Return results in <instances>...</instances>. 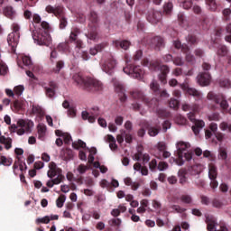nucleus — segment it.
Instances as JSON below:
<instances>
[{
    "label": "nucleus",
    "instance_id": "obj_1",
    "mask_svg": "<svg viewBox=\"0 0 231 231\" xmlns=\"http://www.w3.org/2000/svg\"><path fill=\"white\" fill-rule=\"evenodd\" d=\"M42 21V18L39 14H32V25H30V32H32V37L35 44L38 46H51V26L48 22Z\"/></svg>",
    "mask_w": 231,
    "mask_h": 231
},
{
    "label": "nucleus",
    "instance_id": "obj_2",
    "mask_svg": "<svg viewBox=\"0 0 231 231\" xmlns=\"http://www.w3.org/2000/svg\"><path fill=\"white\" fill-rule=\"evenodd\" d=\"M177 158H171V163H176L179 167L185 165L186 162L192 160V152H190V143L179 141L176 143Z\"/></svg>",
    "mask_w": 231,
    "mask_h": 231
},
{
    "label": "nucleus",
    "instance_id": "obj_3",
    "mask_svg": "<svg viewBox=\"0 0 231 231\" xmlns=\"http://www.w3.org/2000/svg\"><path fill=\"white\" fill-rule=\"evenodd\" d=\"M72 80H74L75 84L79 86V88L86 89V91H100L103 88L102 82L98 79L84 78L79 73L74 74Z\"/></svg>",
    "mask_w": 231,
    "mask_h": 231
},
{
    "label": "nucleus",
    "instance_id": "obj_4",
    "mask_svg": "<svg viewBox=\"0 0 231 231\" xmlns=\"http://www.w3.org/2000/svg\"><path fill=\"white\" fill-rule=\"evenodd\" d=\"M79 33H80V30L79 28H74L72 29L70 34H69V42H75V51L76 53L74 54L75 59L77 57H81L82 60H89L91 59V56H89V53L86 51H81L82 48H84V42L82 41L78 40Z\"/></svg>",
    "mask_w": 231,
    "mask_h": 231
},
{
    "label": "nucleus",
    "instance_id": "obj_5",
    "mask_svg": "<svg viewBox=\"0 0 231 231\" xmlns=\"http://www.w3.org/2000/svg\"><path fill=\"white\" fill-rule=\"evenodd\" d=\"M48 178H51L50 180L47 181L46 185L50 189H52L54 185H59L61 183L62 180H64V175H62V170L57 167L55 162L49 163V171L47 172Z\"/></svg>",
    "mask_w": 231,
    "mask_h": 231
},
{
    "label": "nucleus",
    "instance_id": "obj_6",
    "mask_svg": "<svg viewBox=\"0 0 231 231\" xmlns=\"http://www.w3.org/2000/svg\"><path fill=\"white\" fill-rule=\"evenodd\" d=\"M33 121L30 119H20L16 125H11L10 131L11 133H16L18 136L31 134L32 131H33Z\"/></svg>",
    "mask_w": 231,
    "mask_h": 231
},
{
    "label": "nucleus",
    "instance_id": "obj_7",
    "mask_svg": "<svg viewBox=\"0 0 231 231\" xmlns=\"http://www.w3.org/2000/svg\"><path fill=\"white\" fill-rule=\"evenodd\" d=\"M116 59L110 52H105L101 60V69L107 75L115 73L116 68Z\"/></svg>",
    "mask_w": 231,
    "mask_h": 231
},
{
    "label": "nucleus",
    "instance_id": "obj_8",
    "mask_svg": "<svg viewBox=\"0 0 231 231\" xmlns=\"http://www.w3.org/2000/svg\"><path fill=\"white\" fill-rule=\"evenodd\" d=\"M89 21L92 23H88L89 30L88 32L86 34L88 41H98V31L97 29V23H98V15L97 13L92 12L90 14Z\"/></svg>",
    "mask_w": 231,
    "mask_h": 231
},
{
    "label": "nucleus",
    "instance_id": "obj_9",
    "mask_svg": "<svg viewBox=\"0 0 231 231\" xmlns=\"http://www.w3.org/2000/svg\"><path fill=\"white\" fill-rule=\"evenodd\" d=\"M202 68L204 72H200L197 76V82L199 86L205 88L207 86H210V82H212V76H210V73H208V71H210L211 67L210 64L204 62L202 64Z\"/></svg>",
    "mask_w": 231,
    "mask_h": 231
},
{
    "label": "nucleus",
    "instance_id": "obj_10",
    "mask_svg": "<svg viewBox=\"0 0 231 231\" xmlns=\"http://www.w3.org/2000/svg\"><path fill=\"white\" fill-rule=\"evenodd\" d=\"M131 96L134 98V100H141V102H143L149 109H156V107H158V100L157 99L149 100L147 98V97H145V95H143V92H142L140 90L132 91Z\"/></svg>",
    "mask_w": 231,
    "mask_h": 231
},
{
    "label": "nucleus",
    "instance_id": "obj_11",
    "mask_svg": "<svg viewBox=\"0 0 231 231\" xmlns=\"http://www.w3.org/2000/svg\"><path fill=\"white\" fill-rule=\"evenodd\" d=\"M144 66L149 68L152 71H161V73L164 75H169V72L171 71V69H169V66L167 65H162V61L160 60H154V61H147L144 63Z\"/></svg>",
    "mask_w": 231,
    "mask_h": 231
},
{
    "label": "nucleus",
    "instance_id": "obj_12",
    "mask_svg": "<svg viewBox=\"0 0 231 231\" xmlns=\"http://www.w3.org/2000/svg\"><path fill=\"white\" fill-rule=\"evenodd\" d=\"M124 73L131 77L132 79H137L140 80L143 75V70L141 66L127 65L123 69Z\"/></svg>",
    "mask_w": 231,
    "mask_h": 231
},
{
    "label": "nucleus",
    "instance_id": "obj_13",
    "mask_svg": "<svg viewBox=\"0 0 231 231\" xmlns=\"http://www.w3.org/2000/svg\"><path fill=\"white\" fill-rule=\"evenodd\" d=\"M173 46L177 50L181 49L182 53H185L186 55V60L187 62H189V64H196V58H194V55L190 54V49L189 48L188 45H183L181 44V42L177 40L173 42Z\"/></svg>",
    "mask_w": 231,
    "mask_h": 231
},
{
    "label": "nucleus",
    "instance_id": "obj_14",
    "mask_svg": "<svg viewBox=\"0 0 231 231\" xmlns=\"http://www.w3.org/2000/svg\"><path fill=\"white\" fill-rule=\"evenodd\" d=\"M208 179L210 180L211 189L216 190L219 187V182H217V167L214 163L208 164Z\"/></svg>",
    "mask_w": 231,
    "mask_h": 231
},
{
    "label": "nucleus",
    "instance_id": "obj_15",
    "mask_svg": "<svg viewBox=\"0 0 231 231\" xmlns=\"http://www.w3.org/2000/svg\"><path fill=\"white\" fill-rule=\"evenodd\" d=\"M188 118L189 120H190V122H192V124H194V125L192 126V131L194 134H199V131H201V129L205 127V121L196 119V115L192 112H189L188 114Z\"/></svg>",
    "mask_w": 231,
    "mask_h": 231
},
{
    "label": "nucleus",
    "instance_id": "obj_16",
    "mask_svg": "<svg viewBox=\"0 0 231 231\" xmlns=\"http://www.w3.org/2000/svg\"><path fill=\"white\" fill-rule=\"evenodd\" d=\"M81 116L83 120H88L89 124H95V122H97V117L100 116V109L97 106H95L92 108L90 114L88 111H83Z\"/></svg>",
    "mask_w": 231,
    "mask_h": 231
},
{
    "label": "nucleus",
    "instance_id": "obj_17",
    "mask_svg": "<svg viewBox=\"0 0 231 231\" xmlns=\"http://www.w3.org/2000/svg\"><path fill=\"white\" fill-rule=\"evenodd\" d=\"M112 82L114 84V88L116 93H119V95H121V97H120L121 102H125V100H127V96H125V88H124V85L122 84V82H120L116 79H113Z\"/></svg>",
    "mask_w": 231,
    "mask_h": 231
},
{
    "label": "nucleus",
    "instance_id": "obj_18",
    "mask_svg": "<svg viewBox=\"0 0 231 231\" xmlns=\"http://www.w3.org/2000/svg\"><path fill=\"white\" fill-rule=\"evenodd\" d=\"M148 23L151 24H158L162 21V12L156 10H150L146 17Z\"/></svg>",
    "mask_w": 231,
    "mask_h": 231
},
{
    "label": "nucleus",
    "instance_id": "obj_19",
    "mask_svg": "<svg viewBox=\"0 0 231 231\" xmlns=\"http://www.w3.org/2000/svg\"><path fill=\"white\" fill-rule=\"evenodd\" d=\"M19 39H21V34L9 33L7 36V42L11 47L12 53H15V50L19 44Z\"/></svg>",
    "mask_w": 231,
    "mask_h": 231
},
{
    "label": "nucleus",
    "instance_id": "obj_20",
    "mask_svg": "<svg viewBox=\"0 0 231 231\" xmlns=\"http://www.w3.org/2000/svg\"><path fill=\"white\" fill-rule=\"evenodd\" d=\"M73 149L79 150V149H84V151H87V152H90V154H97V148H89L86 146V143L80 139L78 141H75L72 143Z\"/></svg>",
    "mask_w": 231,
    "mask_h": 231
},
{
    "label": "nucleus",
    "instance_id": "obj_21",
    "mask_svg": "<svg viewBox=\"0 0 231 231\" xmlns=\"http://www.w3.org/2000/svg\"><path fill=\"white\" fill-rule=\"evenodd\" d=\"M181 88L184 89V91H187L188 95H190L191 97H195L197 100H201L203 98V93L199 92V90H197L196 88H189V85L182 84L180 85Z\"/></svg>",
    "mask_w": 231,
    "mask_h": 231
},
{
    "label": "nucleus",
    "instance_id": "obj_22",
    "mask_svg": "<svg viewBox=\"0 0 231 231\" xmlns=\"http://www.w3.org/2000/svg\"><path fill=\"white\" fill-rule=\"evenodd\" d=\"M151 46L153 50L160 51L162 48H165V42L163 41V38L155 36L151 40Z\"/></svg>",
    "mask_w": 231,
    "mask_h": 231
},
{
    "label": "nucleus",
    "instance_id": "obj_23",
    "mask_svg": "<svg viewBox=\"0 0 231 231\" xmlns=\"http://www.w3.org/2000/svg\"><path fill=\"white\" fill-rule=\"evenodd\" d=\"M45 11L47 14H53L56 17H62L64 14V8L60 6L47 5Z\"/></svg>",
    "mask_w": 231,
    "mask_h": 231
},
{
    "label": "nucleus",
    "instance_id": "obj_24",
    "mask_svg": "<svg viewBox=\"0 0 231 231\" xmlns=\"http://www.w3.org/2000/svg\"><path fill=\"white\" fill-rule=\"evenodd\" d=\"M55 91H57V83L55 81H51L48 87H45V93L48 98H55Z\"/></svg>",
    "mask_w": 231,
    "mask_h": 231
},
{
    "label": "nucleus",
    "instance_id": "obj_25",
    "mask_svg": "<svg viewBox=\"0 0 231 231\" xmlns=\"http://www.w3.org/2000/svg\"><path fill=\"white\" fill-rule=\"evenodd\" d=\"M112 46H114V48H121L122 50H129V46H131V42L126 40H115L112 42Z\"/></svg>",
    "mask_w": 231,
    "mask_h": 231
},
{
    "label": "nucleus",
    "instance_id": "obj_26",
    "mask_svg": "<svg viewBox=\"0 0 231 231\" xmlns=\"http://www.w3.org/2000/svg\"><path fill=\"white\" fill-rule=\"evenodd\" d=\"M188 172L190 176H199V174L203 172V165H192L188 169Z\"/></svg>",
    "mask_w": 231,
    "mask_h": 231
},
{
    "label": "nucleus",
    "instance_id": "obj_27",
    "mask_svg": "<svg viewBox=\"0 0 231 231\" xmlns=\"http://www.w3.org/2000/svg\"><path fill=\"white\" fill-rule=\"evenodd\" d=\"M134 160L136 162H140L142 160L143 163H149L151 160V156H149L148 153L142 152V150H140V147H139L137 153L135 154Z\"/></svg>",
    "mask_w": 231,
    "mask_h": 231
},
{
    "label": "nucleus",
    "instance_id": "obj_28",
    "mask_svg": "<svg viewBox=\"0 0 231 231\" xmlns=\"http://www.w3.org/2000/svg\"><path fill=\"white\" fill-rule=\"evenodd\" d=\"M38 130V138L39 140L44 141L46 140V134L48 133V128L44 124H39L37 125Z\"/></svg>",
    "mask_w": 231,
    "mask_h": 231
},
{
    "label": "nucleus",
    "instance_id": "obj_29",
    "mask_svg": "<svg viewBox=\"0 0 231 231\" xmlns=\"http://www.w3.org/2000/svg\"><path fill=\"white\" fill-rule=\"evenodd\" d=\"M216 104H219L221 109L226 111L228 109V101H226V97L223 95H217L216 97Z\"/></svg>",
    "mask_w": 231,
    "mask_h": 231
},
{
    "label": "nucleus",
    "instance_id": "obj_30",
    "mask_svg": "<svg viewBox=\"0 0 231 231\" xmlns=\"http://www.w3.org/2000/svg\"><path fill=\"white\" fill-rule=\"evenodd\" d=\"M105 48H107V42L97 44L96 46L89 49V53L90 55L95 56L98 53V51H102L103 50H105Z\"/></svg>",
    "mask_w": 231,
    "mask_h": 231
},
{
    "label": "nucleus",
    "instance_id": "obj_31",
    "mask_svg": "<svg viewBox=\"0 0 231 231\" xmlns=\"http://www.w3.org/2000/svg\"><path fill=\"white\" fill-rule=\"evenodd\" d=\"M23 171H26V163L15 162L13 165L14 174L17 176L19 172H23Z\"/></svg>",
    "mask_w": 231,
    "mask_h": 231
},
{
    "label": "nucleus",
    "instance_id": "obj_32",
    "mask_svg": "<svg viewBox=\"0 0 231 231\" xmlns=\"http://www.w3.org/2000/svg\"><path fill=\"white\" fill-rule=\"evenodd\" d=\"M160 131H162V125L155 123V125L148 128V134L149 136H158V134H160Z\"/></svg>",
    "mask_w": 231,
    "mask_h": 231
},
{
    "label": "nucleus",
    "instance_id": "obj_33",
    "mask_svg": "<svg viewBox=\"0 0 231 231\" xmlns=\"http://www.w3.org/2000/svg\"><path fill=\"white\" fill-rule=\"evenodd\" d=\"M206 223L208 231H216V228H217V222H216V219L213 218V217L208 216L206 217Z\"/></svg>",
    "mask_w": 231,
    "mask_h": 231
},
{
    "label": "nucleus",
    "instance_id": "obj_34",
    "mask_svg": "<svg viewBox=\"0 0 231 231\" xmlns=\"http://www.w3.org/2000/svg\"><path fill=\"white\" fill-rule=\"evenodd\" d=\"M4 15L8 19H14L15 17V10L12 6H5L3 9Z\"/></svg>",
    "mask_w": 231,
    "mask_h": 231
},
{
    "label": "nucleus",
    "instance_id": "obj_35",
    "mask_svg": "<svg viewBox=\"0 0 231 231\" xmlns=\"http://www.w3.org/2000/svg\"><path fill=\"white\" fill-rule=\"evenodd\" d=\"M124 181L125 185L131 187L132 190H138V189H140V183L133 181L129 177H126Z\"/></svg>",
    "mask_w": 231,
    "mask_h": 231
},
{
    "label": "nucleus",
    "instance_id": "obj_36",
    "mask_svg": "<svg viewBox=\"0 0 231 231\" xmlns=\"http://www.w3.org/2000/svg\"><path fill=\"white\" fill-rule=\"evenodd\" d=\"M106 142H108L111 151L118 150V145L116 144V139L113 135H107Z\"/></svg>",
    "mask_w": 231,
    "mask_h": 231
},
{
    "label": "nucleus",
    "instance_id": "obj_37",
    "mask_svg": "<svg viewBox=\"0 0 231 231\" xmlns=\"http://www.w3.org/2000/svg\"><path fill=\"white\" fill-rule=\"evenodd\" d=\"M134 171H135V172H140L142 176H147V174H149V170L143 167L142 164H140L139 162L134 165Z\"/></svg>",
    "mask_w": 231,
    "mask_h": 231
},
{
    "label": "nucleus",
    "instance_id": "obj_38",
    "mask_svg": "<svg viewBox=\"0 0 231 231\" xmlns=\"http://www.w3.org/2000/svg\"><path fill=\"white\" fill-rule=\"evenodd\" d=\"M0 143H3L7 151L12 149V138L10 137H5V135L0 136Z\"/></svg>",
    "mask_w": 231,
    "mask_h": 231
},
{
    "label": "nucleus",
    "instance_id": "obj_39",
    "mask_svg": "<svg viewBox=\"0 0 231 231\" xmlns=\"http://www.w3.org/2000/svg\"><path fill=\"white\" fill-rule=\"evenodd\" d=\"M178 178H179V183H180V185H185V183H187L188 181L187 171L185 170H180L178 171Z\"/></svg>",
    "mask_w": 231,
    "mask_h": 231
},
{
    "label": "nucleus",
    "instance_id": "obj_40",
    "mask_svg": "<svg viewBox=\"0 0 231 231\" xmlns=\"http://www.w3.org/2000/svg\"><path fill=\"white\" fill-rule=\"evenodd\" d=\"M55 134L57 136H61L65 143H71V135L69 134H64L60 130H56Z\"/></svg>",
    "mask_w": 231,
    "mask_h": 231
},
{
    "label": "nucleus",
    "instance_id": "obj_41",
    "mask_svg": "<svg viewBox=\"0 0 231 231\" xmlns=\"http://www.w3.org/2000/svg\"><path fill=\"white\" fill-rule=\"evenodd\" d=\"M150 89L151 91H152V93H154V95H156V97H158V95H160V85L158 84V82L156 80H152L150 84Z\"/></svg>",
    "mask_w": 231,
    "mask_h": 231
},
{
    "label": "nucleus",
    "instance_id": "obj_42",
    "mask_svg": "<svg viewBox=\"0 0 231 231\" xmlns=\"http://www.w3.org/2000/svg\"><path fill=\"white\" fill-rule=\"evenodd\" d=\"M218 84L220 88H225L226 89H230L231 88V81L226 78L220 79Z\"/></svg>",
    "mask_w": 231,
    "mask_h": 231
},
{
    "label": "nucleus",
    "instance_id": "obj_43",
    "mask_svg": "<svg viewBox=\"0 0 231 231\" xmlns=\"http://www.w3.org/2000/svg\"><path fill=\"white\" fill-rule=\"evenodd\" d=\"M228 53V49L225 45H218L217 49V55L218 57H225Z\"/></svg>",
    "mask_w": 231,
    "mask_h": 231
},
{
    "label": "nucleus",
    "instance_id": "obj_44",
    "mask_svg": "<svg viewBox=\"0 0 231 231\" xmlns=\"http://www.w3.org/2000/svg\"><path fill=\"white\" fill-rule=\"evenodd\" d=\"M187 208H181L180 205H171L170 207V212H176L177 214H183L186 212Z\"/></svg>",
    "mask_w": 231,
    "mask_h": 231
},
{
    "label": "nucleus",
    "instance_id": "obj_45",
    "mask_svg": "<svg viewBox=\"0 0 231 231\" xmlns=\"http://www.w3.org/2000/svg\"><path fill=\"white\" fill-rule=\"evenodd\" d=\"M206 5L211 12H216V10H217V3L216 0H206Z\"/></svg>",
    "mask_w": 231,
    "mask_h": 231
},
{
    "label": "nucleus",
    "instance_id": "obj_46",
    "mask_svg": "<svg viewBox=\"0 0 231 231\" xmlns=\"http://www.w3.org/2000/svg\"><path fill=\"white\" fill-rule=\"evenodd\" d=\"M180 201H181V203H184L185 205H190L192 203V196H190L189 194L181 195Z\"/></svg>",
    "mask_w": 231,
    "mask_h": 231
},
{
    "label": "nucleus",
    "instance_id": "obj_47",
    "mask_svg": "<svg viewBox=\"0 0 231 231\" xmlns=\"http://www.w3.org/2000/svg\"><path fill=\"white\" fill-rule=\"evenodd\" d=\"M77 172L80 175L82 174H86V172H88V171H89V166L88 165H86V164H79L78 167H77Z\"/></svg>",
    "mask_w": 231,
    "mask_h": 231
},
{
    "label": "nucleus",
    "instance_id": "obj_48",
    "mask_svg": "<svg viewBox=\"0 0 231 231\" xmlns=\"http://www.w3.org/2000/svg\"><path fill=\"white\" fill-rule=\"evenodd\" d=\"M12 163H13L12 159L6 158L5 156L0 157V165H5V167H10Z\"/></svg>",
    "mask_w": 231,
    "mask_h": 231
},
{
    "label": "nucleus",
    "instance_id": "obj_49",
    "mask_svg": "<svg viewBox=\"0 0 231 231\" xmlns=\"http://www.w3.org/2000/svg\"><path fill=\"white\" fill-rule=\"evenodd\" d=\"M57 50L58 51H69V45H68V42H60L58 44L57 46Z\"/></svg>",
    "mask_w": 231,
    "mask_h": 231
},
{
    "label": "nucleus",
    "instance_id": "obj_50",
    "mask_svg": "<svg viewBox=\"0 0 231 231\" xmlns=\"http://www.w3.org/2000/svg\"><path fill=\"white\" fill-rule=\"evenodd\" d=\"M193 183L199 189H205V185H206L205 180L199 179V176H198V178L193 180Z\"/></svg>",
    "mask_w": 231,
    "mask_h": 231
},
{
    "label": "nucleus",
    "instance_id": "obj_51",
    "mask_svg": "<svg viewBox=\"0 0 231 231\" xmlns=\"http://www.w3.org/2000/svg\"><path fill=\"white\" fill-rule=\"evenodd\" d=\"M208 120H209V122H219L221 116H219V113H212L208 116Z\"/></svg>",
    "mask_w": 231,
    "mask_h": 231
},
{
    "label": "nucleus",
    "instance_id": "obj_52",
    "mask_svg": "<svg viewBox=\"0 0 231 231\" xmlns=\"http://www.w3.org/2000/svg\"><path fill=\"white\" fill-rule=\"evenodd\" d=\"M175 122L178 124V125H187V118H185L181 115H178L175 117Z\"/></svg>",
    "mask_w": 231,
    "mask_h": 231
},
{
    "label": "nucleus",
    "instance_id": "obj_53",
    "mask_svg": "<svg viewBox=\"0 0 231 231\" xmlns=\"http://www.w3.org/2000/svg\"><path fill=\"white\" fill-rule=\"evenodd\" d=\"M14 96L19 97H21V95H23V93H24V86L19 85L14 87Z\"/></svg>",
    "mask_w": 231,
    "mask_h": 231
},
{
    "label": "nucleus",
    "instance_id": "obj_54",
    "mask_svg": "<svg viewBox=\"0 0 231 231\" xmlns=\"http://www.w3.org/2000/svg\"><path fill=\"white\" fill-rule=\"evenodd\" d=\"M12 30L13 32L11 33H14V35H21V25L17 23H14L12 24Z\"/></svg>",
    "mask_w": 231,
    "mask_h": 231
},
{
    "label": "nucleus",
    "instance_id": "obj_55",
    "mask_svg": "<svg viewBox=\"0 0 231 231\" xmlns=\"http://www.w3.org/2000/svg\"><path fill=\"white\" fill-rule=\"evenodd\" d=\"M182 111H194V113H198L199 111V106H194L190 108V105L189 104H183L182 105Z\"/></svg>",
    "mask_w": 231,
    "mask_h": 231
},
{
    "label": "nucleus",
    "instance_id": "obj_56",
    "mask_svg": "<svg viewBox=\"0 0 231 231\" xmlns=\"http://www.w3.org/2000/svg\"><path fill=\"white\" fill-rule=\"evenodd\" d=\"M178 21L179 24H180L182 28H185V26H187V20L185 19V14H183L182 13H180L178 14Z\"/></svg>",
    "mask_w": 231,
    "mask_h": 231
},
{
    "label": "nucleus",
    "instance_id": "obj_57",
    "mask_svg": "<svg viewBox=\"0 0 231 231\" xmlns=\"http://www.w3.org/2000/svg\"><path fill=\"white\" fill-rule=\"evenodd\" d=\"M8 73V66H6L4 62H0V75L5 77Z\"/></svg>",
    "mask_w": 231,
    "mask_h": 231
},
{
    "label": "nucleus",
    "instance_id": "obj_58",
    "mask_svg": "<svg viewBox=\"0 0 231 231\" xmlns=\"http://www.w3.org/2000/svg\"><path fill=\"white\" fill-rule=\"evenodd\" d=\"M157 169L162 172L163 171H167V169H169V164L165 162H160L157 165Z\"/></svg>",
    "mask_w": 231,
    "mask_h": 231
},
{
    "label": "nucleus",
    "instance_id": "obj_59",
    "mask_svg": "<svg viewBox=\"0 0 231 231\" xmlns=\"http://www.w3.org/2000/svg\"><path fill=\"white\" fill-rule=\"evenodd\" d=\"M132 107L135 111H139L141 115H145V109L142 108V105H140L139 103H134L132 105Z\"/></svg>",
    "mask_w": 231,
    "mask_h": 231
},
{
    "label": "nucleus",
    "instance_id": "obj_60",
    "mask_svg": "<svg viewBox=\"0 0 231 231\" xmlns=\"http://www.w3.org/2000/svg\"><path fill=\"white\" fill-rule=\"evenodd\" d=\"M228 158V153L226 152V150L220 149L218 152V160H226Z\"/></svg>",
    "mask_w": 231,
    "mask_h": 231
},
{
    "label": "nucleus",
    "instance_id": "obj_61",
    "mask_svg": "<svg viewBox=\"0 0 231 231\" xmlns=\"http://www.w3.org/2000/svg\"><path fill=\"white\" fill-rule=\"evenodd\" d=\"M216 231H228V227L225 222H220L216 227Z\"/></svg>",
    "mask_w": 231,
    "mask_h": 231
},
{
    "label": "nucleus",
    "instance_id": "obj_62",
    "mask_svg": "<svg viewBox=\"0 0 231 231\" xmlns=\"http://www.w3.org/2000/svg\"><path fill=\"white\" fill-rule=\"evenodd\" d=\"M36 223L39 225L40 223H43L44 225H48L50 223V216H45L43 217H39L36 219Z\"/></svg>",
    "mask_w": 231,
    "mask_h": 231
},
{
    "label": "nucleus",
    "instance_id": "obj_63",
    "mask_svg": "<svg viewBox=\"0 0 231 231\" xmlns=\"http://www.w3.org/2000/svg\"><path fill=\"white\" fill-rule=\"evenodd\" d=\"M64 68V61L60 60L56 63V68L54 69V72L60 73V69Z\"/></svg>",
    "mask_w": 231,
    "mask_h": 231
},
{
    "label": "nucleus",
    "instance_id": "obj_64",
    "mask_svg": "<svg viewBox=\"0 0 231 231\" xmlns=\"http://www.w3.org/2000/svg\"><path fill=\"white\" fill-rule=\"evenodd\" d=\"M226 30L227 33H229V35L226 36L225 39L226 42H231V23L227 24V26L226 27Z\"/></svg>",
    "mask_w": 231,
    "mask_h": 231
}]
</instances>
